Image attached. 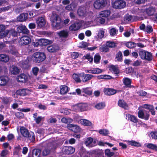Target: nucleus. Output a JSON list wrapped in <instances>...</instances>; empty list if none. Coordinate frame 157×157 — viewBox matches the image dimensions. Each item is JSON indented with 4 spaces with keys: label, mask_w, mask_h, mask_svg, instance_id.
<instances>
[{
    "label": "nucleus",
    "mask_w": 157,
    "mask_h": 157,
    "mask_svg": "<svg viewBox=\"0 0 157 157\" xmlns=\"http://www.w3.org/2000/svg\"><path fill=\"white\" fill-rule=\"evenodd\" d=\"M9 56L6 54H0V61L5 63L7 62L9 60Z\"/></svg>",
    "instance_id": "27"
},
{
    "label": "nucleus",
    "mask_w": 157,
    "mask_h": 157,
    "mask_svg": "<svg viewBox=\"0 0 157 157\" xmlns=\"http://www.w3.org/2000/svg\"><path fill=\"white\" fill-rule=\"evenodd\" d=\"M147 147L155 151H157V146L151 143H148L146 145Z\"/></svg>",
    "instance_id": "41"
},
{
    "label": "nucleus",
    "mask_w": 157,
    "mask_h": 157,
    "mask_svg": "<svg viewBox=\"0 0 157 157\" xmlns=\"http://www.w3.org/2000/svg\"><path fill=\"white\" fill-rule=\"evenodd\" d=\"M41 153V150L39 149H35L33 151L32 157H40Z\"/></svg>",
    "instance_id": "32"
},
{
    "label": "nucleus",
    "mask_w": 157,
    "mask_h": 157,
    "mask_svg": "<svg viewBox=\"0 0 157 157\" xmlns=\"http://www.w3.org/2000/svg\"><path fill=\"white\" fill-rule=\"evenodd\" d=\"M9 81L8 78L5 76H1L0 77V86H5L8 83Z\"/></svg>",
    "instance_id": "17"
},
{
    "label": "nucleus",
    "mask_w": 157,
    "mask_h": 157,
    "mask_svg": "<svg viewBox=\"0 0 157 157\" xmlns=\"http://www.w3.org/2000/svg\"><path fill=\"white\" fill-rule=\"evenodd\" d=\"M61 121L63 123H67L71 122L72 121V120L70 118H67L65 117H63Z\"/></svg>",
    "instance_id": "58"
},
{
    "label": "nucleus",
    "mask_w": 157,
    "mask_h": 157,
    "mask_svg": "<svg viewBox=\"0 0 157 157\" xmlns=\"http://www.w3.org/2000/svg\"><path fill=\"white\" fill-rule=\"evenodd\" d=\"M84 57L86 59H88L89 61V63L90 64H92L93 61V58L90 54H86L84 56Z\"/></svg>",
    "instance_id": "57"
},
{
    "label": "nucleus",
    "mask_w": 157,
    "mask_h": 157,
    "mask_svg": "<svg viewBox=\"0 0 157 157\" xmlns=\"http://www.w3.org/2000/svg\"><path fill=\"white\" fill-rule=\"evenodd\" d=\"M17 33L14 30H11L9 31L8 30H6L4 33L2 34H0V38H2L6 36L8 34H11L13 36H15L16 35Z\"/></svg>",
    "instance_id": "15"
},
{
    "label": "nucleus",
    "mask_w": 157,
    "mask_h": 157,
    "mask_svg": "<svg viewBox=\"0 0 157 157\" xmlns=\"http://www.w3.org/2000/svg\"><path fill=\"white\" fill-rule=\"evenodd\" d=\"M105 106L104 102H100L97 104L95 106V108L98 109H101L104 108Z\"/></svg>",
    "instance_id": "42"
},
{
    "label": "nucleus",
    "mask_w": 157,
    "mask_h": 157,
    "mask_svg": "<svg viewBox=\"0 0 157 157\" xmlns=\"http://www.w3.org/2000/svg\"><path fill=\"white\" fill-rule=\"evenodd\" d=\"M77 13L80 16H85L86 13V8L84 7H80L78 9Z\"/></svg>",
    "instance_id": "22"
},
{
    "label": "nucleus",
    "mask_w": 157,
    "mask_h": 157,
    "mask_svg": "<svg viewBox=\"0 0 157 157\" xmlns=\"http://www.w3.org/2000/svg\"><path fill=\"white\" fill-rule=\"evenodd\" d=\"M80 74H74L73 75V79L76 82H81V80L80 78Z\"/></svg>",
    "instance_id": "39"
},
{
    "label": "nucleus",
    "mask_w": 157,
    "mask_h": 157,
    "mask_svg": "<svg viewBox=\"0 0 157 157\" xmlns=\"http://www.w3.org/2000/svg\"><path fill=\"white\" fill-rule=\"evenodd\" d=\"M56 144L55 142L49 141L47 144L46 147L43 150L42 155L43 156H46L49 154L51 150L55 149L56 147Z\"/></svg>",
    "instance_id": "2"
},
{
    "label": "nucleus",
    "mask_w": 157,
    "mask_h": 157,
    "mask_svg": "<svg viewBox=\"0 0 157 157\" xmlns=\"http://www.w3.org/2000/svg\"><path fill=\"white\" fill-rule=\"evenodd\" d=\"M60 37L66 38L68 35V32L66 30H62L57 33Z\"/></svg>",
    "instance_id": "34"
},
{
    "label": "nucleus",
    "mask_w": 157,
    "mask_h": 157,
    "mask_svg": "<svg viewBox=\"0 0 157 157\" xmlns=\"http://www.w3.org/2000/svg\"><path fill=\"white\" fill-rule=\"evenodd\" d=\"M126 5V2L124 0H117L113 4V8L116 9H122L124 8Z\"/></svg>",
    "instance_id": "6"
},
{
    "label": "nucleus",
    "mask_w": 157,
    "mask_h": 157,
    "mask_svg": "<svg viewBox=\"0 0 157 157\" xmlns=\"http://www.w3.org/2000/svg\"><path fill=\"white\" fill-rule=\"evenodd\" d=\"M139 55L141 59L145 60L148 61H151L153 58L151 53L145 50L140 51L139 52Z\"/></svg>",
    "instance_id": "3"
},
{
    "label": "nucleus",
    "mask_w": 157,
    "mask_h": 157,
    "mask_svg": "<svg viewBox=\"0 0 157 157\" xmlns=\"http://www.w3.org/2000/svg\"><path fill=\"white\" fill-rule=\"evenodd\" d=\"M106 45L107 47L111 48L114 47L116 45L115 43L112 41L107 42Z\"/></svg>",
    "instance_id": "61"
},
{
    "label": "nucleus",
    "mask_w": 157,
    "mask_h": 157,
    "mask_svg": "<svg viewBox=\"0 0 157 157\" xmlns=\"http://www.w3.org/2000/svg\"><path fill=\"white\" fill-rule=\"evenodd\" d=\"M31 142H34L35 140V136L34 133L33 132H29L28 137Z\"/></svg>",
    "instance_id": "43"
},
{
    "label": "nucleus",
    "mask_w": 157,
    "mask_h": 157,
    "mask_svg": "<svg viewBox=\"0 0 157 157\" xmlns=\"http://www.w3.org/2000/svg\"><path fill=\"white\" fill-rule=\"evenodd\" d=\"M149 135L152 139H157V131L150 132Z\"/></svg>",
    "instance_id": "45"
},
{
    "label": "nucleus",
    "mask_w": 157,
    "mask_h": 157,
    "mask_svg": "<svg viewBox=\"0 0 157 157\" xmlns=\"http://www.w3.org/2000/svg\"><path fill=\"white\" fill-rule=\"evenodd\" d=\"M30 41L31 39L29 37L24 36L21 38L19 43L21 45H25L29 44Z\"/></svg>",
    "instance_id": "13"
},
{
    "label": "nucleus",
    "mask_w": 157,
    "mask_h": 157,
    "mask_svg": "<svg viewBox=\"0 0 157 157\" xmlns=\"http://www.w3.org/2000/svg\"><path fill=\"white\" fill-rule=\"evenodd\" d=\"M48 50L50 52H54L57 49V47L56 46H50L47 48Z\"/></svg>",
    "instance_id": "46"
},
{
    "label": "nucleus",
    "mask_w": 157,
    "mask_h": 157,
    "mask_svg": "<svg viewBox=\"0 0 157 157\" xmlns=\"http://www.w3.org/2000/svg\"><path fill=\"white\" fill-rule=\"evenodd\" d=\"M126 117L130 121L134 123H136L138 121L137 118L135 116L132 115L130 114H128L127 115Z\"/></svg>",
    "instance_id": "35"
},
{
    "label": "nucleus",
    "mask_w": 157,
    "mask_h": 157,
    "mask_svg": "<svg viewBox=\"0 0 157 157\" xmlns=\"http://www.w3.org/2000/svg\"><path fill=\"white\" fill-rule=\"evenodd\" d=\"M154 11V8L151 7H149L146 10V13L149 15H152Z\"/></svg>",
    "instance_id": "40"
},
{
    "label": "nucleus",
    "mask_w": 157,
    "mask_h": 157,
    "mask_svg": "<svg viewBox=\"0 0 157 157\" xmlns=\"http://www.w3.org/2000/svg\"><path fill=\"white\" fill-rule=\"evenodd\" d=\"M128 144L129 145L134 146L137 147L140 146L141 145L140 143H137L134 141L132 140L131 141H129Z\"/></svg>",
    "instance_id": "51"
},
{
    "label": "nucleus",
    "mask_w": 157,
    "mask_h": 157,
    "mask_svg": "<svg viewBox=\"0 0 157 157\" xmlns=\"http://www.w3.org/2000/svg\"><path fill=\"white\" fill-rule=\"evenodd\" d=\"M82 91L84 93L88 95H90L92 93V91L89 88H84L82 89Z\"/></svg>",
    "instance_id": "48"
},
{
    "label": "nucleus",
    "mask_w": 157,
    "mask_h": 157,
    "mask_svg": "<svg viewBox=\"0 0 157 157\" xmlns=\"http://www.w3.org/2000/svg\"><path fill=\"white\" fill-rule=\"evenodd\" d=\"M45 59V56L44 53L36 52L33 54L32 59L33 62L39 63L44 61Z\"/></svg>",
    "instance_id": "5"
},
{
    "label": "nucleus",
    "mask_w": 157,
    "mask_h": 157,
    "mask_svg": "<svg viewBox=\"0 0 157 157\" xmlns=\"http://www.w3.org/2000/svg\"><path fill=\"white\" fill-rule=\"evenodd\" d=\"M44 119V117H42L41 116H39L36 118L34 119L36 123L39 124L40 123L41 121L43 120Z\"/></svg>",
    "instance_id": "62"
},
{
    "label": "nucleus",
    "mask_w": 157,
    "mask_h": 157,
    "mask_svg": "<svg viewBox=\"0 0 157 157\" xmlns=\"http://www.w3.org/2000/svg\"><path fill=\"white\" fill-rule=\"evenodd\" d=\"M80 28V25L79 23H76L71 25L69 27V29L70 31H76Z\"/></svg>",
    "instance_id": "28"
},
{
    "label": "nucleus",
    "mask_w": 157,
    "mask_h": 157,
    "mask_svg": "<svg viewBox=\"0 0 157 157\" xmlns=\"http://www.w3.org/2000/svg\"><path fill=\"white\" fill-rule=\"evenodd\" d=\"M141 107L149 110L152 115H154L155 114V113L154 111V108L152 105L145 104L143 105Z\"/></svg>",
    "instance_id": "23"
},
{
    "label": "nucleus",
    "mask_w": 157,
    "mask_h": 157,
    "mask_svg": "<svg viewBox=\"0 0 157 157\" xmlns=\"http://www.w3.org/2000/svg\"><path fill=\"white\" fill-rule=\"evenodd\" d=\"M18 31L20 33H24L28 34L29 33V31L26 27L25 25H20L18 27Z\"/></svg>",
    "instance_id": "26"
},
{
    "label": "nucleus",
    "mask_w": 157,
    "mask_h": 157,
    "mask_svg": "<svg viewBox=\"0 0 157 157\" xmlns=\"http://www.w3.org/2000/svg\"><path fill=\"white\" fill-rule=\"evenodd\" d=\"M110 14V12L108 10H104L99 12L98 15V18H101L102 17H107Z\"/></svg>",
    "instance_id": "16"
},
{
    "label": "nucleus",
    "mask_w": 157,
    "mask_h": 157,
    "mask_svg": "<svg viewBox=\"0 0 157 157\" xmlns=\"http://www.w3.org/2000/svg\"><path fill=\"white\" fill-rule=\"evenodd\" d=\"M28 76L25 74H21L18 76L17 78V80L18 82H25L28 80Z\"/></svg>",
    "instance_id": "14"
},
{
    "label": "nucleus",
    "mask_w": 157,
    "mask_h": 157,
    "mask_svg": "<svg viewBox=\"0 0 157 157\" xmlns=\"http://www.w3.org/2000/svg\"><path fill=\"white\" fill-rule=\"evenodd\" d=\"M99 132L100 134L104 136L107 135L109 133V131L106 129L100 130Z\"/></svg>",
    "instance_id": "54"
},
{
    "label": "nucleus",
    "mask_w": 157,
    "mask_h": 157,
    "mask_svg": "<svg viewBox=\"0 0 157 157\" xmlns=\"http://www.w3.org/2000/svg\"><path fill=\"white\" fill-rule=\"evenodd\" d=\"M101 58V57L100 55L98 53L96 54L94 56V62L96 64L99 63L100 62Z\"/></svg>",
    "instance_id": "38"
},
{
    "label": "nucleus",
    "mask_w": 157,
    "mask_h": 157,
    "mask_svg": "<svg viewBox=\"0 0 157 157\" xmlns=\"http://www.w3.org/2000/svg\"><path fill=\"white\" fill-rule=\"evenodd\" d=\"M78 122L85 126H90L92 125V124L90 121L86 119H81L79 120Z\"/></svg>",
    "instance_id": "24"
},
{
    "label": "nucleus",
    "mask_w": 157,
    "mask_h": 157,
    "mask_svg": "<svg viewBox=\"0 0 157 157\" xmlns=\"http://www.w3.org/2000/svg\"><path fill=\"white\" fill-rule=\"evenodd\" d=\"M15 115L19 119L23 118L24 117V114L22 112H17L15 113Z\"/></svg>",
    "instance_id": "64"
},
{
    "label": "nucleus",
    "mask_w": 157,
    "mask_h": 157,
    "mask_svg": "<svg viewBox=\"0 0 157 157\" xmlns=\"http://www.w3.org/2000/svg\"><path fill=\"white\" fill-rule=\"evenodd\" d=\"M126 46L129 48H133L136 46V44L131 42H128L126 43Z\"/></svg>",
    "instance_id": "44"
},
{
    "label": "nucleus",
    "mask_w": 157,
    "mask_h": 157,
    "mask_svg": "<svg viewBox=\"0 0 157 157\" xmlns=\"http://www.w3.org/2000/svg\"><path fill=\"white\" fill-rule=\"evenodd\" d=\"M84 144L88 147H91L95 145L96 141H93V139L91 137H88L84 141Z\"/></svg>",
    "instance_id": "9"
},
{
    "label": "nucleus",
    "mask_w": 157,
    "mask_h": 157,
    "mask_svg": "<svg viewBox=\"0 0 157 157\" xmlns=\"http://www.w3.org/2000/svg\"><path fill=\"white\" fill-rule=\"evenodd\" d=\"M19 128V131L21 135L24 137H28L29 133L28 129L23 126H20Z\"/></svg>",
    "instance_id": "18"
},
{
    "label": "nucleus",
    "mask_w": 157,
    "mask_h": 157,
    "mask_svg": "<svg viewBox=\"0 0 157 157\" xmlns=\"http://www.w3.org/2000/svg\"><path fill=\"white\" fill-rule=\"evenodd\" d=\"M105 94L108 95H111L115 94L117 91L113 89L105 88L104 90Z\"/></svg>",
    "instance_id": "21"
},
{
    "label": "nucleus",
    "mask_w": 157,
    "mask_h": 157,
    "mask_svg": "<svg viewBox=\"0 0 157 157\" xmlns=\"http://www.w3.org/2000/svg\"><path fill=\"white\" fill-rule=\"evenodd\" d=\"M10 72L13 74H17L19 71L18 68L14 66H11L10 68Z\"/></svg>",
    "instance_id": "33"
},
{
    "label": "nucleus",
    "mask_w": 157,
    "mask_h": 157,
    "mask_svg": "<svg viewBox=\"0 0 157 157\" xmlns=\"http://www.w3.org/2000/svg\"><path fill=\"white\" fill-rule=\"evenodd\" d=\"M105 32L103 29H101L97 35L98 38L99 39L102 38L104 36Z\"/></svg>",
    "instance_id": "60"
},
{
    "label": "nucleus",
    "mask_w": 157,
    "mask_h": 157,
    "mask_svg": "<svg viewBox=\"0 0 157 157\" xmlns=\"http://www.w3.org/2000/svg\"><path fill=\"white\" fill-rule=\"evenodd\" d=\"M79 109L80 111H83L86 109V104L83 103L78 104Z\"/></svg>",
    "instance_id": "50"
},
{
    "label": "nucleus",
    "mask_w": 157,
    "mask_h": 157,
    "mask_svg": "<svg viewBox=\"0 0 157 157\" xmlns=\"http://www.w3.org/2000/svg\"><path fill=\"white\" fill-rule=\"evenodd\" d=\"M63 152L67 154H72L75 151V148L71 146H65L62 149Z\"/></svg>",
    "instance_id": "12"
},
{
    "label": "nucleus",
    "mask_w": 157,
    "mask_h": 157,
    "mask_svg": "<svg viewBox=\"0 0 157 157\" xmlns=\"http://www.w3.org/2000/svg\"><path fill=\"white\" fill-rule=\"evenodd\" d=\"M107 4V0H96L93 3V6L95 9L100 10L105 7Z\"/></svg>",
    "instance_id": "4"
},
{
    "label": "nucleus",
    "mask_w": 157,
    "mask_h": 157,
    "mask_svg": "<svg viewBox=\"0 0 157 157\" xmlns=\"http://www.w3.org/2000/svg\"><path fill=\"white\" fill-rule=\"evenodd\" d=\"M50 19L52 25L54 29H59L62 27L61 19L57 14H53Z\"/></svg>",
    "instance_id": "1"
},
{
    "label": "nucleus",
    "mask_w": 157,
    "mask_h": 157,
    "mask_svg": "<svg viewBox=\"0 0 157 157\" xmlns=\"http://www.w3.org/2000/svg\"><path fill=\"white\" fill-rule=\"evenodd\" d=\"M32 92V90L30 89H22L17 90L16 93L20 96H26L29 95Z\"/></svg>",
    "instance_id": "7"
},
{
    "label": "nucleus",
    "mask_w": 157,
    "mask_h": 157,
    "mask_svg": "<svg viewBox=\"0 0 157 157\" xmlns=\"http://www.w3.org/2000/svg\"><path fill=\"white\" fill-rule=\"evenodd\" d=\"M9 154V152L7 149H4L1 153V156L2 157H5Z\"/></svg>",
    "instance_id": "59"
},
{
    "label": "nucleus",
    "mask_w": 157,
    "mask_h": 157,
    "mask_svg": "<svg viewBox=\"0 0 157 157\" xmlns=\"http://www.w3.org/2000/svg\"><path fill=\"white\" fill-rule=\"evenodd\" d=\"M31 60L29 57L28 58L24 61H21L19 63L20 66L23 68H26L28 67V64L29 61Z\"/></svg>",
    "instance_id": "25"
},
{
    "label": "nucleus",
    "mask_w": 157,
    "mask_h": 157,
    "mask_svg": "<svg viewBox=\"0 0 157 157\" xmlns=\"http://www.w3.org/2000/svg\"><path fill=\"white\" fill-rule=\"evenodd\" d=\"M103 71V70L97 68L87 70L86 72L92 74H99L101 73Z\"/></svg>",
    "instance_id": "20"
},
{
    "label": "nucleus",
    "mask_w": 157,
    "mask_h": 157,
    "mask_svg": "<svg viewBox=\"0 0 157 157\" xmlns=\"http://www.w3.org/2000/svg\"><path fill=\"white\" fill-rule=\"evenodd\" d=\"M76 6L73 3H71L65 7V9L68 10H73V9L75 8Z\"/></svg>",
    "instance_id": "49"
},
{
    "label": "nucleus",
    "mask_w": 157,
    "mask_h": 157,
    "mask_svg": "<svg viewBox=\"0 0 157 157\" xmlns=\"http://www.w3.org/2000/svg\"><path fill=\"white\" fill-rule=\"evenodd\" d=\"M105 154L108 157H111L113 156L114 153L113 152H111L109 149H107L105 151Z\"/></svg>",
    "instance_id": "52"
},
{
    "label": "nucleus",
    "mask_w": 157,
    "mask_h": 157,
    "mask_svg": "<svg viewBox=\"0 0 157 157\" xmlns=\"http://www.w3.org/2000/svg\"><path fill=\"white\" fill-rule=\"evenodd\" d=\"M153 31V28L150 25H147L146 27L145 32L147 33H150Z\"/></svg>",
    "instance_id": "55"
},
{
    "label": "nucleus",
    "mask_w": 157,
    "mask_h": 157,
    "mask_svg": "<svg viewBox=\"0 0 157 157\" xmlns=\"http://www.w3.org/2000/svg\"><path fill=\"white\" fill-rule=\"evenodd\" d=\"M60 93L62 94H66L68 91V87L65 85L60 86Z\"/></svg>",
    "instance_id": "31"
},
{
    "label": "nucleus",
    "mask_w": 157,
    "mask_h": 157,
    "mask_svg": "<svg viewBox=\"0 0 157 157\" xmlns=\"http://www.w3.org/2000/svg\"><path fill=\"white\" fill-rule=\"evenodd\" d=\"M124 84L127 87H129L131 85V79L127 78H125L123 79Z\"/></svg>",
    "instance_id": "36"
},
{
    "label": "nucleus",
    "mask_w": 157,
    "mask_h": 157,
    "mask_svg": "<svg viewBox=\"0 0 157 157\" xmlns=\"http://www.w3.org/2000/svg\"><path fill=\"white\" fill-rule=\"evenodd\" d=\"M118 105L122 108L127 109L128 108V105L123 100H119L118 102Z\"/></svg>",
    "instance_id": "30"
},
{
    "label": "nucleus",
    "mask_w": 157,
    "mask_h": 157,
    "mask_svg": "<svg viewBox=\"0 0 157 157\" xmlns=\"http://www.w3.org/2000/svg\"><path fill=\"white\" fill-rule=\"evenodd\" d=\"M28 15L27 13H23L21 14L17 17V21H18L22 22L25 21L28 18Z\"/></svg>",
    "instance_id": "19"
},
{
    "label": "nucleus",
    "mask_w": 157,
    "mask_h": 157,
    "mask_svg": "<svg viewBox=\"0 0 157 157\" xmlns=\"http://www.w3.org/2000/svg\"><path fill=\"white\" fill-rule=\"evenodd\" d=\"M109 70L111 72L115 74H117L119 73L118 69L113 65H111L109 67Z\"/></svg>",
    "instance_id": "37"
},
{
    "label": "nucleus",
    "mask_w": 157,
    "mask_h": 157,
    "mask_svg": "<svg viewBox=\"0 0 157 157\" xmlns=\"http://www.w3.org/2000/svg\"><path fill=\"white\" fill-rule=\"evenodd\" d=\"M51 41L46 39H39V43L40 46H45L51 43Z\"/></svg>",
    "instance_id": "29"
},
{
    "label": "nucleus",
    "mask_w": 157,
    "mask_h": 157,
    "mask_svg": "<svg viewBox=\"0 0 157 157\" xmlns=\"http://www.w3.org/2000/svg\"><path fill=\"white\" fill-rule=\"evenodd\" d=\"M80 77L83 82H85L91 79L94 76L91 74H85L84 73H80Z\"/></svg>",
    "instance_id": "11"
},
{
    "label": "nucleus",
    "mask_w": 157,
    "mask_h": 157,
    "mask_svg": "<svg viewBox=\"0 0 157 157\" xmlns=\"http://www.w3.org/2000/svg\"><path fill=\"white\" fill-rule=\"evenodd\" d=\"M36 21L37 27L38 28H41L44 27L46 24L45 20L44 18L42 17L37 18Z\"/></svg>",
    "instance_id": "10"
},
{
    "label": "nucleus",
    "mask_w": 157,
    "mask_h": 157,
    "mask_svg": "<svg viewBox=\"0 0 157 157\" xmlns=\"http://www.w3.org/2000/svg\"><path fill=\"white\" fill-rule=\"evenodd\" d=\"M142 63V61L141 60L139 59L135 61L132 65L135 67H137L140 66Z\"/></svg>",
    "instance_id": "56"
},
{
    "label": "nucleus",
    "mask_w": 157,
    "mask_h": 157,
    "mask_svg": "<svg viewBox=\"0 0 157 157\" xmlns=\"http://www.w3.org/2000/svg\"><path fill=\"white\" fill-rule=\"evenodd\" d=\"M117 31L115 28H111L109 30V33L111 36H116L117 34Z\"/></svg>",
    "instance_id": "53"
},
{
    "label": "nucleus",
    "mask_w": 157,
    "mask_h": 157,
    "mask_svg": "<svg viewBox=\"0 0 157 157\" xmlns=\"http://www.w3.org/2000/svg\"><path fill=\"white\" fill-rule=\"evenodd\" d=\"M138 115L140 118L144 119L146 120H148L149 118V112H147L144 110H140L138 113Z\"/></svg>",
    "instance_id": "8"
},
{
    "label": "nucleus",
    "mask_w": 157,
    "mask_h": 157,
    "mask_svg": "<svg viewBox=\"0 0 157 157\" xmlns=\"http://www.w3.org/2000/svg\"><path fill=\"white\" fill-rule=\"evenodd\" d=\"M81 131L80 127L76 125H74L72 129V131L75 132H79Z\"/></svg>",
    "instance_id": "63"
},
{
    "label": "nucleus",
    "mask_w": 157,
    "mask_h": 157,
    "mask_svg": "<svg viewBox=\"0 0 157 157\" xmlns=\"http://www.w3.org/2000/svg\"><path fill=\"white\" fill-rule=\"evenodd\" d=\"M10 52L13 55H17L18 52L15 47L10 46Z\"/></svg>",
    "instance_id": "47"
}]
</instances>
